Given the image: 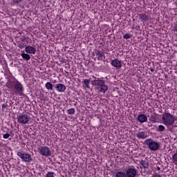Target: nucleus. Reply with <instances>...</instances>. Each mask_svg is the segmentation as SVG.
<instances>
[{
    "mask_svg": "<svg viewBox=\"0 0 177 177\" xmlns=\"http://www.w3.org/2000/svg\"><path fill=\"white\" fill-rule=\"evenodd\" d=\"M91 84L95 86V90L100 93H106L109 91V86L106 85V82L100 78L95 77V80L91 81Z\"/></svg>",
    "mask_w": 177,
    "mask_h": 177,
    "instance_id": "1",
    "label": "nucleus"
},
{
    "mask_svg": "<svg viewBox=\"0 0 177 177\" xmlns=\"http://www.w3.org/2000/svg\"><path fill=\"white\" fill-rule=\"evenodd\" d=\"M162 121L165 127H171L175 124V121H177V117L169 113H165L162 115Z\"/></svg>",
    "mask_w": 177,
    "mask_h": 177,
    "instance_id": "2",
    "label": "nucleus"
},
{
    "mask_svg": "<svg viewBox=\"0 0 177 177\" xmlns=\"http://www.w3.org/2000/svg\"><path fill=\"white\" fill-rule=\"evenodd\" d=\"M145 143L151 151H157L160 149V146H161L160 142L154 141L151 138L147 139Z\"/></svg>",
    "mask_w": 177,
    "mask_h": 177,
    "instance_id": "3",
    "label": "nucleus"
},
{
    "mask_svg": "<svg viewBox=\"0 0 177 177\" xmlns=\"http://www.w3.org/2000/svg\"><path fill=\"white\" fill-rule=\"evenodd\" d=\"M17 156L21 158L24 162H31L32 161V157L30 153H23L21 152H17Z\"/></svg>",
    "mask_w": 177,
    "mask_h": 177,
    "instance_id": "4",
    "label": "nucleus"
},
{
    "mask_svg": "<svg viewBox=\"0 0 177 177\" xmlns=\"http://www.w3.org/2000/svg\"><path fill=\"white\" fill-rule=\"evenodd\" d=\"M39 153L41 154V156H43L44 157H49L52 155L50 149L46 146L39 148Z\"/></svg>",
    "mask_w": 177,
    "mask_h": 177,
    "instance_id": "5",
    "label": "nucleus"
},
{
    "mask_svg": "<svg viewBox=\"0 0 177 177\" xmlns=\"http://www.w3.org/2000/svg\"><path fill=\"white\" fill-rule=\"evenodd\" d=\"M28 121H30V117L27 114H19L17 116V122L19 124H28Z\"/></svg>",
    "mask_w": 177,
    "mask_h": 177,
    "instance_id": "6",
    "label": "nucleus"
},
{
    "mask_svg": "<svg viewBox=\"0 0 177 177\" xmlns=\"http://www.w3.org/2000/svg\"><path fill=\"white\" fill-rule=\"evenodd\" d=\"M13 85L15 89L16 90V93L19 95V96H23V91H24V88H23V85L21 83L17 80L14 82Z\"/></svg>",
    "mask_w": 177,
    "mask_h": 177,
    "instance_id": "7",
    "label": "nucleus"
},
{
    "mask_svg": "<svg viewBox=\"0 0 177 177\" xmlns=\"http://www.w3.org/2000/svg\"><path fill=\"white\" fill-rule=\"evenodd\" d=\"M111 65L112 66V67H114L115 68H117L118 70L121 68V67H122V63L118 59H113L111 62Z\"/></svg>",
    "mask_w": 177,
    "mask_h": 177,
    "instance_id": "8",
    "label": "nucleus"
},
{
    "mask_svg": "<svg viewBox=\"0 0 177 177\" xmlns=\"http://www.w3.org/2000/svg\"><path fill=\"white\" fill-rule=\"evenodd\" d=\"M136 169L130 168L127 170L126 175L127 177H136L137 175Z\"/></svg>",
    "mask_w": 177,
    "mask_h": 177,
    "instance_id": "9",
    "label": "nucleus"
},
{
    "mask_svg": "<svg viewBox=\"0 0 177 177\" xmlns=\"http://www.w3.org/2000/svg\"><path fill=\"white\" fill-rule=\"evenodd\" d=\"M25 52L26 53H29L30 55H35V53L37 52V48L31 46H28L25 48Z\"/></svg>",
    "mask_w": 177,
    "mask_h": 177,
    "instance_id": "10",
    "label": "nucleus"
},
{
    "mask_svg": "<svg viewBox=\"0 0 177 177\" xmlns=\"http://www.w3.org/2000/svg\"><path fill=\"white\" fill-rule=\"evenodd\" d=\"M136 136L138 139H146V138H149V134L147 131H140L137 133Z\"/></svg>",
    "mask_w": 177,
    "mask_h": 177,
    "instance_id": "11",
    "label": "nucleus"
},
{
    "mask_svg": "<svg viewBox=\"0 0 177 177\" xmlns=\"http://www.w3.org/2000/svg\"><path fill=\"white\" fill-rule=\"evenodd\" d=\"M55 88L57 89V92H64L66 91V86L63 84H57Z\"/></svg>",
    "mask_w": 177,
    "mask_h": 177,
    "instance_id": "12",
    "label": "nucleus"
},
{
    "mask_svg": "<svg viewBox=\"0 0 177 177\" xmlns=\"http://www.w3.org/2000/svg\"><path fill=\"white\" fill-rule=\"evenodd\" d=\"M138 120L139 122H146V121H147V116L145 114H140L138 116Z\"/></svg>",
    "mask_w": 177,
    "mask_h": 177,
    "instance_id": "13",
    "label": "nucleus"
},
{
    "mask_svg": "<svg viewBox=\"0 0 177 177\" xmlns=\"http://www.w3.org/2000/svg\"><path fill=\"white\" fill-rule=\"evenodd\" d=\"M139 19L145 23V21H147L149 20V17L147 16L145 13L140 14L138 15Z\"/></svg>",
    "mask_w": 177,
    "mask_h": 177,
    "instance_id": "14",
    "label": "nucleus"
},
{
    "mask_svg": "<svg viewBox=\"0 0 177 177\" xmlns=\"http://www.w3.org/2000/svg\"><path fill=\"white\" fill-rule=\"evenodd\" d=\"M45 86L48 91H53V84H52V83L48 82L46 83Z\"/></svg>",
    "mask_w": 177,
    "mask_h": 177,
    "instance_id": "15",
    "label": "nucleus"
},
{
    "mask_svg": "<svg viewBox=\"0 0 177 177\" xmlns=\"http://www.w3.org/2000/svg\"><path fill=\"white\" fill-rule=\"evenodd\" d=\"M140 163L142 165V167H143V168H145V169L149 168V162L146 160H141Z\"/></svg>",
    "mask_w": 177,
    "mask_h": 177,
    "instance_id": "16",
    "label": "nucleus"
},
{
    "mask_svg": "<svg viewBox=\"0 0 177 177\" xmlns=\"http://www.w3.org/2000/svg\"><path fill=\"white\" fill-rule=\"evenodd\" d=\"M21 57H23L25 60H30L31 59V56L27 53H22L21 54Z\"/></svg>",
    "mask_w": 177,
    "mask_h": 177,
    "instance_id": "17",
    "label": "nucleus"
},
{
    "mask_svg": "<svg viewBox=\"0 0 177 177\" xmlns=\"http://www.w3.org/2000/svg\"><path fill=\"white\" fill-rule=\"evenodd\" d=\"M83 83L86 86V88H89V85H91V80L84 79V80H83Z\"/></svg>",
    "mask_w": 177,
    "mask_h": 177,
    "instance_id": "18",
    "label": "nucleus"
},
{
    "mask_svg": "<svg viewBox=\"0 0 177 177\" xmlns=\"http://www.w3.org/2000/svg\"><path fill=\"white\" fill-rule=\"evenodd\" d=\"M115 177H127V174L122 171H119L115 174Z\"/></svg>",
    "mask_w": 177,
    "mask_h": 177,
    "instance_id": "19",
    "label": "nucleus"
},
{
    "mask_svg": "<svg viewBox=\"0 0 177 177\" xmlns=\"http://www.w3.org/2000/svg\"><path fill=\"white\" fill-rule=\"evenodd\" d=\"M158 131L159 132H162V131H165V126L162 125V124L159 125L158 127Z\"/></svg>",
    "mask_w": 177,
    "mask_h": 177,
    "instance_id": "20",
    "label": "nucleus"
},
{
    "mask_svg": "<svg viewBox=\"0 0 177 177\" xmlns=\"http://www.w3.org/2000/svg\"><path fill=\"white\" fill-rule=\"evenodd\" d=\"M67 113H68V114H69V115L75 114V109H74L73 108H71V109H68V110H67Z\"/></svg>",
    "mask_w": 177,
    "mask_h": 177,
    "instance_id": "21",
    "label": "nucleus"
},
{
    "mask_svg": "<svg viewBox=\"0 0 177 177\" xmlns=\"http://www.w3.org/2000/svg\"><path fill=\"white\" fill-rule=\"evenodd\" d=\"M131 37H132V35H131V34L127 33V34H125V35L123 36V38H124V39H129L131 38Z\"/></svg>",
    "mask_w": 177,
    "mask_h": 177,
    "instance_id": "22",
    "label": "nucleus"
},
{
    "mask_svg": "<svg viewBox=\"0 0 177 177\" xmlns=\"http://www.w3.org/2000/svg\"><path fill=\"white\" fill-rule=\"evenodd\" d=\"M46 177H55V173H53L52 171H48L46 174Z\"/></svg>",
    "mask_w": 177,
    "mask_h": 177,
    "instance_id": "23",
    "label": "nucleus"
},
{
    "mask_svg": "<svg viewBox=\"0 0 177 177\" xmlns=\"http://www.w3.org/2000/svg\"><path fill=\"white\" fill-rule=\"evenodd\" d=\"M149 120L151 122H157V119L155 116L151 115Z\"/></svg>",
    "mask_w": 177,
    "mask_h": 177,
    "instance_id": "24",
    "label": "nucleus"
},
{
    "mask_svg": "<svg viewBox=\"0 0 177 177\" xmlns=\"http://www.w3.org/2000/svg\"><path fill=\"white\" fill-rule=\"evenodd\" d=\"M172 158L174 162H177V152L173 155Z\"/></svg>",
    "mask_w": 177,
    "mask_h": 177,
    "instance_id": "25",
    "label": "nucleus"
},
{
    "mask_svg": "<svg viewBox=\"0 0 177 177\" xmlns=\"http://www.w3.org/2000/svg\"><path fill=\"white\" fill-rule=\"evenodd\" d=\"M9 136H10V134L9 133H5L3 136V139H8Z\"/></svg>",
    "mask_w": 177,
    "mask_h": 177,
    "instance_id": "26",
    "label": "nucleus"
},
{
    "mask_svg": "<svg viewBox=\"0 0 177 177\" xmlns=\"http://www.w3.org/2000/svg\"><path fill=\"white\" fill-rule=\"evenodd\" d=\"M174 32H177V24L174 26Z\"/></svg>",
    "mask_w": 177,
    "mask_h": 177,
    "instance_id": "27",
    "label": "nucleus"
},
{
    "mask_svg": "<svg viewBox=\"0 0 177 177\" xmlns=\"http://www.w3.org/2000/svg\"><path fill=\"white\" fill-rule=\"evenodd\" d=\"M102 57H103V54L102 53L98 54V59H102Z\"/></svg>",
    "mask_w": 177,
    "mask_h": 177,
    "instance_id": "28",
    "label": "nucleus"
},
{
    "mask_svg": "<svg viewBox=\"0 0 177 177\" xmlns=\"http://www.w3.org/2000/svg\"><path fill=\"white\" fill-rule=\"evenodd\" d=\"M152 177H162V176H161V175L160 174H153Z\"/></svg>",
    "mask_w": 177,
    "mask_h": 177,
    "instance_id": "29",
    "label": "nucleus"
},
{
    "mask_svg": "<svg viewBox=\"0 0 177 177\" xmlns=\"http://www.w3.org/2000/svg\"><path fill=\"white\" fill-rule=\"evenodd\" d=\"M21 1V0H13V2H15V3H19Z\"/></svg>",
    "mask_w": 177,
    "mask_h": 177,
    "instance_id": "30",
    "label": "nucleus"
},
{
    "mask_svg": "<svg viewBox=\"0 0 177 177\" xmlns=\"http://www.w3.org/2000/svg\"><path fill=\"white\" fill-rule=\"evenodd\" d=\"M7 107H8V105L3 104L2 105L1 109H6Z\"/></svg>",
    "mask_w": 177,
    "mask_h": 177,
    "instance_id": "31",
    "label": "nucleus"
},
{
    "mask_svg": "<svg viewBox=\"0 0 177 177\" xmlns=\"http://www.w3.org/2000/svg\"><path fill=\"white\" fill-rule=\"evenodd\" d=\"M19 48H20L21 49H23V48H24V45H20V46H19Z\"/></svg>",
    "mask_w": 177,
    "mask_h": 177,
    "instance_id": "32",
    "label": "nucleus"
},
{
    "mask_svg": "<svg viewBox=\"0 0 177 177\" xmlns=\"http://www.w3.org/2000/svg\"><path fill=\"white\" fill-rule=\"evenodd\" d=\"M150 71H151V73H153L154 71V68H150Z\"/></svg>",
    "mask_w": 177,
    "mask_h": 177,
    "instance_id": "33",
    "label": "nucleus"
}]
</instances>
